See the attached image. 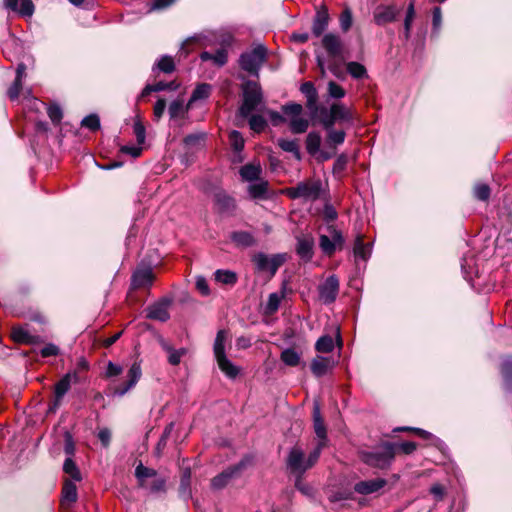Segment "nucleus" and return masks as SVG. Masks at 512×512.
I'll return each mask as SVG.
<instances>
[{
    "label": "nucleus",
    "mask_w": 512,
    "mask_h": 512,
    "mask_svg": "<svg viewBox=\"0 0 512 512\" xmlns=\"http://www.w3.org/2000/svg\"><path fill=\"white\" fill-rule=\"evenodd\" d=\"M142 375L141 366L139 363H133L128 370L127 380L123 383L116 385L113 389V394L119 397L124 396L129 392L139 381Z\"/></svg>",
    "instance_id": "nucleus-10"
},
{
    "label": "nucleus",
    "mask_w": 512,
    "mask_h": 512,
    "mask_svg": "<svg viewBox=\"0 0 512 512\" xmlns=\"http://www.w3.org/2000/svg\"><path fill=\"white\" fill-rule=\"evenodd\" d=\"M268 189V183L266 181H259L252 183L248 187V192L252 198H264Z\"/></svg>",
    "instance_id": "nucleus-44"
},
{
    "label": "nucleus",
    "mask_w": 512,
    "mask_h": 512,
    "mask_svg": "<svg viewBox=\"0 0 512 512\" xmlns=\"http://www.w3.org/2000/svg\"><path fill=\"white\" fill-rule=\"evenodd\" d=\"M12 338L17 343L34 344L39 337L32 335L26 327L16 326L12 328Z\"/></svg>",
    "instance_id": "nucleus-27"
},
{
    "label": "nucleus",
    "mask_w": 512,
    "mask_h": 512,
    "mask_svg": "<svg viewBox=\"0 0 512 512\" xmlns=\"http://www.w3.org/2000/svg\"><path fill=\"white\" fill-rule=\"evenodd\" d=\"M319 298L324 304L333 303L339 293V280L335 275L329 276L318 287Z\"/></svg>",
    "instance_id": "nucleus-11"
},
{
    "label": "nucleus",
    "mask_w": 512,
    "mask_h": 512,
    "mask_svg": "<svg viewBox=\"0 0 512 512\" xmlns=\"http://www.w3.org/2000/svg\"><path fill=\"white\" fill-rule=\"evenodd\" d=\"M346 133L343 130L331 129L326 131V143L330 147H336L344 143Z\"/></svg>",
    "instance_id": "nucleus-41"
},
{
    "label": "nucleus",
    "mask_w": 512,
    "mask_h": 512,
    "mask_svg": "<svg viewBox=\"0 0 512 512\" xmlns=\"http://www.w3.org/2000/svg\"><path fill=\"white\" fill-rule=\"evenodd\" d=\"M322 46L331 57H338L343 51V44L340 37L333 33H327L323 36Z\"/></svg>",
    "instance_id": "nucleus-16"
},
{
    "label": "nucleus",
    "mask_w": 512,
    "mask_h": 512,
    "mask_svg": "<svg viewBox=\"0 0 512 512\" xmlns=\"http://www.w3.org/2000/svg\"><path fill=\"white\" fill-rule=\"evenodd\" d=\"M335 365L331 357L316 356L312 359L310 369L314 376L322 377Z\"/></svg>",
    "instance_id": "nucleus-20"
},
{
    "label": "nucleus",
    "mask_w": 512,
    "mask_h": 512,
    "mask_svg": "<svg viewBox=\"0 0 512 512\" xmlns=\"http://www.w3.org/2000/svg\"><path fill=\"white\" fill-rule=\"evenodd\" d=\"M329 20L330 17L327 7L321 6L317 10L312 23V33L314 34V36L319 37L324 33V31L328 27Z\"/></svg>",
    "instance_id": "nucleus-18"
},
{
    "label": "nucleus",
    "mask_w": 512,
    "mask_h": 512,
    "mask_svg": "<svg viewBox=\"0 0 512 512\" xmlns=\"http://www.w3.org/2000/svg\"><path fill=\"white\" fill-rule=\"evenodd\" d=\"M287 467L293 472L302 475L305 471L310 469L308 460L305 459L304 451L298 447H293L287 457Z\"/></svg>",
    "instance_id": "nucleus-12"
},
{
    "label": "nucleus",
    "mask_w": 512,
    "mask_h": 512,
    "mask_svg": "<svg viewBox=\"0 0 512 512\" xmlns=\"http://www.w3.org/2000/svg\"><path fill=\"white\" fill-rule=\"evenodd\" d=\"M40 354L43 358L58 356L60 354V349L57 345L48 343L41 349Z\"/></svg>",
    "instance_id": "nucleus-63"
},
{
    "label": "nucleus",
    "mask_w": 512,
    "mask_h": 512,
    "mask_svg": "<svg viewBox=\"0 0 512 512\" xmlns=\"http://www.w3.org/2000/svg\"><path fill=\"white\" fill-rule=\"evenodd\" d=\"M175 70V62L174 59L169 55L161 56L153 65L152 71L156 73L157 71L163 72L165 74H170Z\"/></svg>",
    "instance_id": "nucleus-31"
},
{
    "label": "nucleus",
    "mask_w": 512,
    "mask_h": 512,
    "mask_svg": "<svg viewBox=\"0 0 512 512\" xmlns=\"http://www.w3.org/2000/svg\"><path fill=\"white\" fill-rule=\"evenodd\" d=\"M229 142L232 147V149L238 154L237 161H242V157L240 156V153L242 152L244 148V138L241 135V133L237 130H233L229 133Z\"/></svg>",
    "instance_id": "nucleus-40"
},
{
    "label": "nucleus",
    "mask_w": 512,
    "mask_h": 512,
    "mask_svg": "<svg viewBox=\"0 0 512 512\" xmlns=\"http://www.w3.org/2000/svg\"><path fill=\"white\" fill-rule=\"evenodd\" d=\"M474 196L481 201L488 200L490 197V187L487 184H477L474 187Z\"/></svg>",
    "instance_id": "nucleus-59"
},
{
    "label": "nucleus",
    "mask_w": 512,
    "mask_h": 512,
    "mask_svg": "<svg viewBox=\"0 0 512 512\" xmlns=\"http://www.w3.org/2000/svg\"><path fill=\"white\" fill-rule=\"evenodd\" d=\"M133 132L137 139L138 145H142L146 139V129L145 126L140 121H135L133 125Z\"/></svg>",
    "instance_id": "nucleus-62"
},
{
    "label": "nucleus",
    "mask_w": 512,
    "mask_h": 512,
    "mask_svg": "<svg viewBox=\"0 0 512 512\" xmlns=\"http://www.w3.org/2000/svg\"><path fill=\"white\" fill-rule=\"evenodd\" d=\"M77 500V487L74 482L66 480L62 489V502L71 504Z\"/></svg>",
    "instance_id": "nucleus-35"
},
{
    "label": "nucleus",
    "mask_w": 512,
    "mask_h": 512,
    "mask_svg": "<svg viewBox=\"0 0 512 512\" xmlns=\"http://www.w3.org/2000/svg\"><path fill=\"white\" fill-rule=\"evenodd\" d=\"M300 91L306 97V107L309 114H314L317 111L318 102V92L314 84L310 81L304 82L300 87Z\"/></svg>",
    "instance_id": "nucleus-19"
},
{
    "label": "nucleus",
    "mask_w": 512,
    "mask_h": 512,
    "mask_svg": "<svg viewBox=\"0 0 512 512\" xmlns=\"http://www.w3.org/2000/svg\"><path fill=\"white\" fill-rule=\"evenodd\" d=\"M195 287L202 296L210 295V288L206 278L202 275H198L195 278Z\"/></svg>",
    "instance_id": "nucleus-60"
},
{
    "label": "nucleus",
    "mask_w": 512,
    "mask_h": 512,
    "mask_svg": "<svg viewBox=\"0 0 512 512\" xmlns=\"http://www.w3.org/2000/svg\"><path fill=\"white\" fill-rule=\"evenodd\" d=\"M392 444L394 445V443H392ZM416 448H417L416 443L412 442V441L395 443V453L397 451H400L403 454L410 455L416 450Z\"/></svg>",
    "instance_id": "nucleus-61"
},
{
    "label": "nucleus",
    "mask_w": 512,
    "mask_h": 512,
    "mask_svg": "<svg viewBox=\"0 0 512 512\" xmlns=\"http://www.w3.org/2000/svg\"><path fill=\"white\" fill-rule=\"evenodd\" d=\"M240 176L242 180L247 182H253L260 178V175L262 173V168L260 164H246L241 167Z\"/></svg>",
    "instance_id": "nucleus-30"
},
{
    "label": "nucleus",
    "mask_w": 512,
    "mask_h": 512,
    "mask_svg": "<svg viewBox=\"0 0 512 512\" xmlns=\"http://www.w3.org/2000/svg\"><path fill=\"white\" fill-rule=\"evenodd\" d=\"M289 126L293 133L301 134L306 132L308 129L309 122L307 119L298 116L290 119Z\"/></svg>",
    "instance_id": "nucleus-47"
},
{
    "label": "nucleus",
    "mask_w": 512,
    "mask_h": 512,
    "mask_svg": "<svg viewBox=\"0 0 512 512\" xmlns=\"http://www.w3.org/2000/svg\"><path fill=\"white\" fill-rule=\"evenodd\" d=\"M79 374L77 371H71L66 373L55 385V399L53 404L49 407L50 412H54L58 409L64 395L69 391L72 383L79 382Z\"/></svg>",
    "instance_id": "nucleus-9"
},
{
    "label": "nucleus",
    "mask_w": 512,
    "mask_h": 512,
    "mask_svg": "<svg viewBox=\"0 0 512 512\" xmlns=\"http://www.w3.org/2000/svg\"><path fill=\"white\" fill-rule=\"evenodd\" d=\"M135 477L139 486H148L149 479L157 478V471L139 463L135 468Z\"/></svg>",
    "instance_id": "nucleus-28"
},
{
    "label": "nucleus",
    "mask_w": 512,
    "mask_h": 512,
    "mask_svg": "<svg viewBox=\"0 0 512 512\" xmlns=\"http://www.w3.org/2000/svg\"><path fill=\"white\" fill-rule=\"evenodd\" d=\"M352 12L349 8H345L340 15V27L344 32H347L352 25Z\"/></svg>",
    "instance_id": "nucleus-58"
},
{
    "label": "nucleus",
    "mask_w": 512,
    "mask_h": 512,
    "mask_svg": "<svg viewBox=\"0 0 512 512\" xmlns=\"http://www.w3.org/2000/svg\"><path fill=\"white\" fill-rule=\"evenodd\" d=\"M200 58L202 61H212L216 66L221 67L227 62V51L225 49H218L215 53L204 51Z\"/></svg>",
    "instance_id": "nucleus-32"
},
{
    "label": "nucleus",
    "mask_w": 512,
    "mask_h": 512,
    "mask_svg": "<svg viewBox=\"0 0 512 512\" xmlns=\"http://www.w3.org/2000/svg\"><path fill=\"white\" fill-rule=\"evenodd\" d=\"M321 141L322 138L318 132H310L306 137V150L312 156H315L319 153L322 160H328L331 155L329 153L320 151Z\"/></svg>",
    "instance_id": "nucleus-21"
},
{
    "label": "nucleus",
    "mask_w": 512,
    "mask_h": 512,
    "mask_svg": "<svg viewBox=\"0 0 512 512\" xmlns=\"http://www.w3.org/2000/svg\"><path fill=\"white\" fill-rule=\"evenodd\" d=\"M347 72L351 75V77L355 79H362L367 77V70L359 62L351 61L346 65Z\"/></svg>",
    "instance_id": "nucleus-43"
},
{
    "label": "nucleus",
    "mask_w": 512,
    "mask_h": 512,
    "mask_svg": "<svg viewBox=\"0 0 512 512\" xmlns=\"http://www.w3.org/2000/svg\"><path fill=\"white\" fill-rule=\"evenodd\" d=\"M395 456V445L385 442L372 451H364L361 453V459L367 465L386 468L390 465Z\"/></svg>",
    "instance_id": "nucleus-3"
},
{
    "label": "nucleus",
    "mask_w": 512,
    "mask_h": 512,
    "mask_svg": "<svg viewBox=\"0 0 512 512\" xmlns=\"http://www.w3.org/2000/svg\"><path fill=\"white\" fill-rule=\"evenodd\" d=\"M170 304L169 300H165L154 305H151L147 309V317L150 319L158 320L161 322H165L169 319L168 306Z\"/></svg>",
    "instance_id": "nucleus-22"
},
{
    "label": "nucleus",
    "mask_w": 512,
    "mask_h": 512,
    "mask_svg": "<svg viewBox=\"0 0 512 512\" xmlns=\"http://www.w3.org/2000/svg\"><path fill=\"white\" fill-rule=\"evenodd\" d=\"M331 112H333L337 121L340 123L353 124L354 116L350 108L346 107L343 103L335 102L330 106Z\"/></svg>",
    "instance_id": "nucleus-25"
},
{
    "label": "nucleus",
    "mask_w": 512,
    "mask_h": 512,
    "mask_svg": "<svg viewBox=\"0 0 512 512\" xmlns=\"http://www.w3.org/2000/svg\"><path fill=\"white\" fill-rule=\"evenodd\" d=\"M280 359L285 365L295 367L300 363L301 356L294 348H286L281 352Z\"/></svg>",
    "instance_id": "nucleus-37"
},
{
    "label": "nucleus",
    "mask_w": 512,
    "mask_h": 512,
    "mask_svg": "<svg viewBox=\"0 0 512 512\" xmlns=\"http://www.w3.org/2000/svg\"><path fill=\"white\" fill-rule=\"evenodd\" d=\"M166 480L162 477L153 478L148 481V486H139L142 489L148 490L151 493H159L165 491Z\"/></svg>",
    "instance_id": "nucleus-49"
},
{
    "label": "nucleus",
    "mask_w": 512,
    "mask_h": 512,
    "mask_svg": "<svg viewBox=\"0 0 512 512\" xmlns=\"http://www.w3.org/2000/svg\"><path fill=\"white\" fill-rule=\"evenodd\" d=\"M266 56L267 49L264 45L259 44L252 50L241 54L239 65L241 69L248 72L250 75L258 76L261 66L266 61Z\"/></svg>",
    "instance_id": "nucleus-4"
},
{
    "label": "nucleus",
    "mask_w": 512,
    "mask_h": 512,
    "mask_svg": "<svg viewBox=\"0 0 512 512\" xmlns=\"http://www.w3.org/2000/svg\"><path fill=\"white\" fill-rule=\"evenodd\" d=\"M63 470L66 474L70 475L75 481L81 480V474L75 462L71 458H67L63 465Z\"/></svg>",
    "instance_id": "nucleus-50"
},
{
    "label": "nucleus",
    "mask_w": 512,
    "mask_h": 512,
    "mask_svg": "<svg viewBox=\"0 0 512 512\" xmlns=\"http://www.w3.org/2000/svg\"><path fill=\"white\" fill-rule=\"evenodd\" d=\"M296 252L298 256L308 262L314 255V238L311 234L301 235L296 238Z\"/></svg>",
    "instance_id": "nucleus-14"
},
{
    "label": "nucleus",
    "mask_w": 512,
    "mask_h": 512,
    "mask_svg": "<svg viewBox=\"0 0 512 512\" xmlns=\"http://www.w3.org/2000/svg\"><path fill=\"white\" fill-rule=\"evenodd\" d=\"M162 349L168 354V362L169 364L176 366L181 362V359L184 355H186L187 350L185 348L174 349L169 343L162 340L161 341Z\"/></svg>",
    "instance_id": "nucleus-29"
},
{
    "label": "nucleus",
    "mask_w": 512,
    "mask_h": 512,
    "mask_svg": "<svg viewBox=\"0 0 512 512\" xmlns=\"http://www.w3.org/2000/svg\"><path fill=\"white\" fill-rule=\"evenodd\" d=\"M168 112L171 118L178 117L181 113H183V103L180 100H174L170 103L168 107Z\"/></svg>",
    "instance_id": "nucleus-64"
},
{
    "label": "nucleus",
    "mask_w": 512,
    "mask_h": 512,
    "mask_svg": "<svg viewBox=\"0 0 512 512\" xmlns=\"http://www.w3.org/2000/svg\"><path fill=\"white\" fill-rule=\"evenodd\" d=\"M215 279L222 284L234 285L237 282V275L230 270H217Z\"/></svg>",
    "instance_id": "nucleus-46"
},
{
    "label": "nucleus",
    "mask_w": 512,
    "mask_h": 512,
    "mask_svg": "<svg viewBox=\"0 0 512 512\" xmlns=\"http://www.w3.org/2000/svg\"><path fill=\"white\" fill-rule=\"evenodd\" d=\"M285 260L286 257L284 254H276L270 257L262 252L255 254L252 258V261L258 271H268L272 276L276 274L278 268L285 262Z\"/></svg>",
    "instance_id": "nucleus-8"
},
{
    "label": "nucleus",
    "mask_w": 512,
    "mask_h": 512,
    "mask_svg": "<svg viewBox=\"0 0 512 512\" xmlns=\"http://www.w3.org/2000/svg\"><path fill=\"white\" fill-rule=\"evenodd\" d=\"M327 90H328L329 97L334 98V99H341L346 94L345 90L334 81H330L328 83Z\"/></svg>",
    "instance_id": "nucleus-56"
},
{
    "label": "nucleus",
    "mask_w": 512,
    "mask_h": 512,
    "mask_svg": "<svg viewBox=\"0 0 512 512\" xmlns=\"http://www.w3.org/2000/svg\"><path fill=\"white\" fill-rule=\"evenodd\" d=\"M335 348V342L331 335L321 336L315 343V350L319 353H330Z\"/></svg>",
    "instance_id": "nucleus-38"
},
{
    "label": "nucleus",
    "mask_w": 512,
    "mask_h": 512,
    "mask_svg": "<svg viewBox=\"0 0 512 512\" xmlns=\"http://www.w3.org/2000/svg\"><path fill=\"white\" fill-rule=\"evenodd\" d=\"M326 445L327 444L325 443V441H318L316 447L310 452V454L307 458L308 466H310V468L316 464V462L318 461V459L321 455L323 448Z\"/></svg>",
    "instance_id": "nucleus-54"
},
{
    "label": "nucleus",
    "mask_w": 512,
    "mask_h": 512,
    "mask_svg": "<svg viewBox=\"0 0 512 512\" xmlns=\"http://www.w3.org/2000/svg\"><path fill=\"white\" fill-rule=\"evenodd\" d=\"M81 125L91 131H96L100 128V119L96 114H90L83 118Z\"/></svg>",
    "instance_id": "nucleus-53"
},
{
    "label": "nucleus",
    "mask_w": 512,
    "mask_h": 512,
    "mask_svg": "<svg viewBox=\"0 0 512 512\" xmlns=\"http://www.w3.org/2000/svg\"><path fill=\"white\" fill-rule=\"evenodd\" d=\"M228 339V333L225 330H219L213 345V352L219 369L231 379L238 376L240 370L226 356L225 344Z\"/></svg>",
    "instance_id": "nucleus-2"
},
{
    "label": "nucleus",
    "mask_w": 512,
    "mask_h": 512,
    "mask_svg": "<svg viewBox=\"0 0 512 512\" xmlns=\"http://www.w3.org/2000/svg\"><path fill=\"white\" fill-rule=\"evenodd\" d=\"M353 251L356 259L366 261L371 255L372 247L370 243L365 244L361 236H358L355 240Z\"/></svg>",
    "instance_id": "nucleus-33"
},
{
    "label": "nucleus",
    "mask_w": 512,
    "mask_h": 512,
    "mask_svg": "<svg viewBox=\"0 0 512 512\" xmlns=\"http://www.w3.org/2000/svg\"><path fill=\"white\" fill-rule=\"evenodd\" d=\"M262 101L260 86L254 81H247L243 86V102L239 114L246 118L257 108Z\"/></svg>",
    "instance_id": "nucleus-5"
},
{
    "label": "nucleus",
    "mask_w": 512,
    "mask_h": 512,
    "mask_svg": "<svg viewBox=\"0 0 512 512\" xmlns=\"http://www.w3.org/2000/svg\"><path fill=\"white\" fill-rule=\"evenodd\" d=\"M501 374L505 389L512 392V358H507L502 362Z\"/></svg>",
    "instance_id": "nucleus-39"
},
{
    "label": "nucleus",
    "mask_w": 512,
    "mask_h": 512,
    "mask_svg": "<svg viewBox=\"0 0 512 512\" xmlns=\"http://www.w3.org/2000/svg\"><path fill=\"white\" fill-rule=\"evenodd\" d=\"M212 86L207 83H201L196 86L190 97L189 103L207 99L211 94Z\"/></svg>",
    "instance_id": "nucleus-42"
},
{
    "label": "nucleus",
    "mask_w": 512,
    "mask_h": 512,
    "mask_svg": "<svg viewBox=\"0 0 512 512\" xmlns=\"http://www.w3.org/2000/svg\"><path fill=\"white\" fill-rule=\"evenodd\" d=\"M214 201L220 212L228 213L235 208V200L222 190L214 194Z\"/></svg>",
    "instance_id": "nucleus-26"
},
{
    "label": "nucleus",
    "mask_w": 512,
    "mask_h": 512,
    "mask_svg": "<svg viewBox=\"0 0 512 512\" xmlns=\"http://www.w3.org/2000/svg\"><path fill=\"white\" fill-rule=\"evenodd\" d=\"M415 18V8H414V2H411L406 10V15L404 19V37L405 39H409L411 28H412V22Z\"/></svg>",
    "instance_id": "nucleus-48"
},
{
    "label": "nucleus",
    "mask_w": 512,
    "mask_h": 512,
    "mask_svg": "<svg viewBox=\"0 0 512 512\" xmlns=\"http://www.w3.org/2000/svg\"><path fill=\"white\" fill-rule=\"evenodd\" d=\"M324 192L323 183L319 178H308L293 187L286 188L284 193L290 199L314 202L321 198Z\"/></svg>",
    "instance_id": "nucleus-1"
},
{
    "label": "nucleus",
    "mask_w": 512,
    "mask_h": 512,
    "mask_svg": "<svg viewBox=\"0 0 512 512\" xmlns=\"http://www.w3.org/2000/svg\"><path fill=\"white\" fill-rule=\"evenodd\" d=\"M47 114L54 124H59L62 120V109L57 104H52L47 108Z\"/></svg>",
    "instance_id": "nucleus-57"
},
{
    "label": "nucleus",
    "mask_w": 512,
    "mask_h": 512,
    "mask_svg": "<svg viewBox=\"0 0 512 512\" xmlns=\"http://www.w3.org/2000/svg\"><path fill=\"white\" fill-rule=\"evenodd\" d=\"M278 145L283 151L292 153L296 159L299 160L301 158L299 146L296 140L279 139Z\"/></svg>",
    "instance_id": "nucleus-45"
},
{
    "label": "nucleus",
    "mask_w": 512,
    "mask_h": 512,
    "mask_svg": "<svg viewBox=\"0 0 512 512\" xmlns=\"http://www.w3.org/2000/svg\"><path fill=\"white\" fill-rule=\"evenodd\" d=\"M288 291L287 283L283 282L281 286L280 293H271L268 297L266 306H265V313L268 315L274 314L280 306L281 300L286 296Z\"/></svg>",
    "instance_id": "nucleus-23"
},
{
    "label": "nucleus",
    "mask_w": 512,
    "mask_h": 512,
    "mask_svg": "<svg viewBox=\"0 0 512 512\" xmlns=\"http://www.w3.org/2000/svg\"><path fill=\"white\" fill-rule=\"evenodd\" d=\"M190 482H191V470H190V468H185L182 471L181 481H180V486H179V494L184 499H188L191 497Z\"/></svg>",
    "instance_id": "nucleus-36"
},
{
    "label": "nucleus",
    "mask_w": 512,
    "mask_h": 512,
    "mask_svg": "<svg viewBox=\"0 0 512 512\" xmlns=\"http://www.w3.org/2000/svg\"><path fill=\"white\" fill-rule=\"evenodd\" d=\"M282 111L286 116L290 118L298 117L303 111V107L298 103H289L282 107Z\"/></svg>",
    "instance_id": "nucleus-55"
},
{
    "label": "nucleus",
    "mask_w": 512,
    "mask_h": 512,
    "mask_svg": "<svg viewBox=\"0 0 512 512\" xmlns=\"http://www.w3.org/2000/svg\"><path fill=\"white\" fill-rule=\"evenodd\" d=\"M154 274L151 267H140L132 275V287L142 288L151 286Z\"/></svg>",
    "instance_id": "nucleus-17"
},
{
    "label": "nucleus",
    "mask_w": 512,
    "mask_h": 512,
    "mask_svg": "<svg viewBox=\"0 0 512 512\" xmlns=\"http://www.w3.org/2000/svg\"><path fill=\"white\" fill-rule=\"evenodd\" d=\"M313 427L314 432L319 439L318 441H325V443L327 444L326 426L321 416L320 407L317 403L314 404L313 408Z\"/></svg>",
    "instance_id": "nucleus-24"
},
{
    "label": "nucleus",
    "mask_w": 512,
    "mask_h": 512,
    "mask_svg": "<svg viewBox=\"0 0 512 512\" xmlns=\"http://www.w3.org/2000/svg\"><path fill=\"white\" fill-rule=\"evenodd\" d=\"M231 240L238 246L250 247L255 244V239L250 232L236 231L231 234Z\"/></svg>",
    "instance_id": "nucleus-34"
},
{
    "label": "nucleus",
    "mask_w": 512,
    "mask_h": 512,
    "mask_svg": "<svg viewBox=\"0 0 512 512\" xmlns=\"http://www.w3.org/2000/svg\"><path fill=\"white\" fill-rule=\"evenodd\" d=\"M34 11L35 6L32 0H21L17 14L24 18H30L34 14Z\"/></svg>",
    "instance_id": "nucleus-51"
},
{
    "label": "nucleus",
    "mask_w": 512,
    "mask_h": 512,
    "mask_svg": "<svg viewBox=\"0 0 512 512\" xmlns=\"http://www.w3.org/2000/svg\"><path fill=\"white\" fill-rule=\"evenodd\" d=\"M267 125L266 120L261 115H251L249 118V126L254 132H261Z\"/></svg>",
    "instance_id": "nucleus-52"
},
{
    "label": "nucleus",
    "mask_w": 512,
    "mask_h": 512,
    "mask_svg": "<svg viewBox=\"0 0 512 512\" xmlns=\"http://www.w3.org/2000/svg\"><path fill=\"white\" fill-rule=\"evenodd\" d=\"M386 484L387 481L383 478L360 481L354 485V491L361 495H369L378 492Z\"/></svg>",
    "instance_id": "nucleus-15"
},
{
    "label": "nucleus",
    "mask_w": 512,
    "mask_h": 512,
    "mask_svg": "<svg viewBox=\"0 0 512 512\" xmlns=\"http://www.w3.org/2000/svg\"><path fill=\"white\" fill-rule=\"evenodd\" d=\"M400 8L395 5H379L373 12V19L376 25L383 26L396 20Z\"/></svg>",
    "instance_id": "nucleus-13"
},
{
    "label": "nucleus",
    "mask_w": 512,
    "mask_h": 512,
    "mask_svg": "<svg viewBox=\"0 0 512 512\" xmlns=\"http://www.w3.org/2000/svg\"><path fill=\"white\" fill-rule=\"evenodd\" d=\"M250 463V458L245 457L237 464L228 467L211 480V487L214 490H221L225 488L232 480L239 478Z\"/></svg>",
    "instance_id": "nucleus-6"
},
{
    "label": "nucleus",
    "mask_w": 512,
    "mask_h": 512,
    "mask_svg": "<svg viewBox=\"0 0 512 512\" xmlns=\"http://www.w3.org/2000/svg\"><path fill=\"white\" fill-rule=\"evenodd\" d=\"M326 230L328 234L319 236V246L325 255L331 256L337 248L342 249L345 240L341 231L334 225H328Z\"/></svg>",
    "instance_id": "nucleus-7"
}]
</instances>
